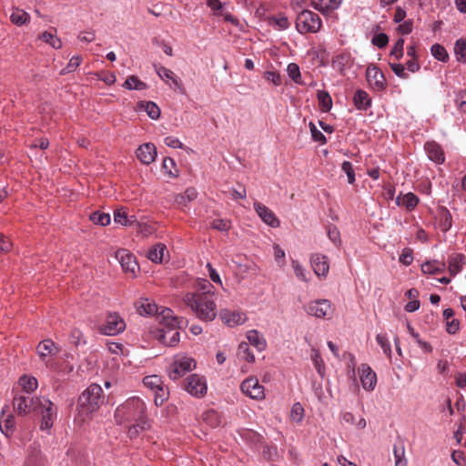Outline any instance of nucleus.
<instances>
[{
  "instance_id": "obj_1",
  "label": "nucleus",
  "mask_w": 466,
  "mask_h": 466,
  "mask_svg": "<svg viewBox=\"0 0 466 466\" xmlns=\"http://www.w3.org/2000/svg\"><path fill=\"white\" fill-rule=\"evenodd\" d=\"M116 422L119 425L129 423L128 435L136 438L140 431L149 428L146 417V405L139 398H131L119 405L115 411Z\"/></svg>"
},
{
  "instance_id": "obj_2",
  "label": "nucleus",
  "mask_w": 466,
  "mask_h": 466,
  "mask_svg": "<svg viewBox=\"0 0 466 466\" xmlns=\"http://www.w3.org/2000/svg\"><path fill=\"white\" fill-rule=\"evenodd\" d=\"M14 406L15 410L25 415L31 411H36L41 415L40 429L42 431H49L56 419L57 408L48 399L43 397H25L18 396L14 399Z\"/></svg>"
},
{
  "instance_id": "obj_3",
  "label": "nucleus",
  "mask_w": 466,
  "mask_h": 466,
  "mask_svg": "<svg viewBox=\"0 0 466 466\" xmlns=\"http://www.w3.org/2000/svg\"><path fill=\"white\" fill-rule=\"evenodd\" d=\"M159 328L152 331L154 338L161 344L173 347L179 342V332L183 324L182 319H177L170 309H163L157 316Z\"/></svg>"
},
{
  "instance_id": "obj_4",
  "label": "nucleus",
  "mask_w": 466,
  "mask_h": 466,
  "mask_svg": "<svg viewBox=\"0 0 466 466\" xmlns=\"http://www.w3.org/2000/svg\"><path fill=\"white\" fill-rule=\"evenodd\" d=\"M216 296H198L191 293H185L182 300L185 305L200 320L213 321L218 316Z\"/></svg>"
},
{
  "instance_id": "obj_5",
  "label": "nucleus",
  "mask_w": 466,
  "mask_h": 466,
  "mask_svg": "<svg viewBox=\"0 0 466 466\" xmlns=\"http://www.w3.org/2000/svg\"><path fill=\"white\" fill-rule=\"evenodd\" d=\"M103 390L100 385L93 383L89 385L79 396L77 400V417L85 422L92 418V415L104 403Z\"/></svg>"
},
{
  "instance_id": "obj_6",
  "label": "nucleus",
  "mask_w": 466,
  "mask_h": 466,
  "mask_svg": "<svg viewBox=\"0 0 466 466\" xmlns=\"http://www.w3.org/2000/svg\"><path fill=\"white\" fill-rule=\"evenodd\" d=\"M196 367L197 362L192 357L186 354H177L167 369V374L172 380H177L186 373L195 370Z\"/></svg>"
},
{
  "instance_id": "obj_7",
  "label": "nucleus",
  "mask_w": 466,
  "mask_h": 466,
  "mask_svg": "<svg viewBox=\"0 0 466 466\" xmlns=\"http://www.w3.org/2000/svg\"><path fill=\"white\" fill-rule=\"evenodd\" d=\"M296 26L301 34L317 33L321 27V19L316 13L304 10L298 15Z\"/></svg>"
},
{
  "instance_id": "obj_8",
  "label": "nucleus",
  "mask_w": 466,
  "mask_h": 466,
  "mask_svg": "<svg viewBox=\"0 0 466 466\" xmlns=\"http://www.w3.org/2000/svg\"><path fill=\"white\" fill-rule=\"evenodd\" d=\"M144 385L155 393L154 401L157 406H160L167 399L168 392L164 387L161 377L157 375H149L144 378Z\"/></svg>"
},
{
  "instance_id": "obj_9",
  "label": "nucleus",
  "mask_w": 466,
  "mask_h": 466,
  "mask_svg": "<svg viewBox=\"0 0 466 466\" xmlns=\"http://www.w3.org/2000/svg\"><path fill=\"white\" fill-rule=\"evenodd\" d=\"M241 392L247 397L256 400H262L265 399V388L259 383L258 378L248 377L244 380L240 384Z\"/></svg>"
},
{
  "instance_id": "obj_10",
  "label": "nucleus",
  "mask_w": 466,
  "mask_h": 466,
  "mask_svg": "<svg viewBox=\"0 0 466 466\" xmlns=\"http://www.w3.org/2000/svg\"><path fill=\"white\" fill-rule=\"evenodd\" d=\"M185 390L191 396L197 398L204 397L208 391L206 378L199 374H191L186 379Z\"/></svg>"
},
{
  "instance_id": "obj_11",
  "label": "nucleus",
  "mask_w": 466,
  "mask_h": 466,
  "mask_svg": "<svg viewBox=\"0 0 466 466\" xmlns=\"http://www.w3.org/2000/svg\"><path fill=\"white\" fill-rule=\"evenodd\" d=\"M126 329L124 319L116 313H110L106 322L100 327V332L106 336H116Z\"/></svg>"
},
{
  "instance_id": "obj_12",
  "label": "nucleus",
  "mask_w": 466,
  "mask_h": 466,
  "mask_svg": "<svg viewBox=\"0 0 466 466\" xmlns=\"http://www.w3.org/2000/svg\"><path fill=\"white\" fill-rule=\"evenodd\" d=\"M307 311L309 315L319 319H329L332 316L333 309L328 299H316L308 304Z\"/></svg>"
},
{
  "instance_id": "obj_13",
  "label": "nucleus",
  "mask_w": 466,
  "mask_h": 466,
  "mask_svg": "<svg viewBox=\"0 0 466 466\" xmlns=\"http://www.w3.org/2000/svg\"><path fill=\"white\" fill-rule=\"evenodd\" d=\"M358 372L362 389L366 391L374 390L377 385V374L372 370L370 366L362 363L360 365Z\"/></svg>"
},
{
  "instance_id": "obj_14",
  "label": "nucleus",
  "mask_w": 466,
  "mask_h": 466,
  "mask_svg": "<svg viewBox=\"0 0 466 466\" xmlns=\"http://www.w3.org/2000/svg\"><path fill=\"white\" fill-rule=\"evenodd\" d=\"M116 258L119 261L123 270L132 275H136L139 266L136 258L127 249H119L116 252Z\"/></svg>"
},
{
  "instance_id": "obj_15",
  "label": "nucleus",
  "mask_w": 466,
  "mask_h": 466,
  "mask_svg": "<svg viewBox=\"0 0 466 466\" xmlns=\"http://www.w3.org/2000/svg\"><path fill=\"white\" fill-rule=\"evenodd\" d=\"M254 209L257 212L259 218L270 228H276L280 226V221L275 215V213L258 201L254 202Z\"/></svg>"
},
{
  "instance_id": "obj_16",
  "label": "nucleus",
  "mask_w": 466,
  "mask_h": 466,
  "mask_svg": "<svg viewBox=\"0 0 466 466\" xmlns=\"http://www.w3.org/2000/svg\"><path fill=\"white\" fill-rule=\"evenodd\" d=\"M366 78L369 85L377 91L385 88L386 79L383 73L374 65H370L366 69Z\"/></svg>"
},
{
  "instance_id": "obj_17",
  "label": "nucleus",
  "mask_w": 466,
  "mask_h": 466,
  "mask_svg": "<svg viewBox=\"0 0 466 466\" xmlns=\"http://www.w3.org/2000/svg\"><path fill=\"white\" fill-rule=\"evenodd\" d=\"M219 317L221 321L228 327H237L244 324L248 318L246 314L238 310H229L223 309L220 310Z\"/></svg>"
},
{
  "instance_id": "obj_18",
  "label": "nucleus",
  "mask_w": 466,
  "mask_h": 466,
  "mask_svg": "<svg viewBox=\"0 0 466 466\" xmlns=\"http://www.w3.org/2000/svg\"><path fill=\"white\" fill-rule=\"evenodd\" d=\"M36 352L40 360L47 366L51 358L58 353V348L53 340L43 339L39 342Z\"/></svg>"
},
{
  "instance_id": "obj_19",
  "label": "nucleus",
  "mask_w": 466,
  "mask_h": 466,
  "mask_svg": "<svg viewBox=\"0 0 466 466\" xmlns=\"http://www.w3.org/2000/svg\"><path fill=\"white\" fill-rule=\"evenodd\" d=\"M310 263L314 273L318 277L326 278L329 270V261L327 256L319 253L310 257Z\"/></svg>"
},
{
  "instance_id": "obj_20",
  "label": "nucleus",
  "mask_w": 466,
  "mask_h": 466,
  "mask_svg": "<svg viewBox=\"0 0 466 466\" xmlns=\"http://www.w3.org/2000/svg\"><path fill=\"white\" fill-rule=\"evenodd\" d=\"M137 157L142 164L149 165L156 160L157 148L153 143H145L137 149Z\"/></svg>"
},
{
  "instance_id": "obj_21",
  "label": "nucleus",
  "mask_w": 466,
  "mask_h": 466,
  "mask_svg": "<svg viewBox=\"0 0 466 466\" xmlns=\"http://www.w3.org/2000/svg\"><path fill=\"white\" fill-rule=\"evenodd\" d=\"M424 149L430 160L438 165L444 163V152L439 144L434 141L427 142L424 146Z\"/></svg>"
},
{
  "instance_id": "obj_22",
  "label": "nucleus",
  "mask_w": 466,
  "mask_h": 466,
  "mask_svg": "<svg viewBox=\"0 0 466 466\" xmlns=\"http://www.w3.org/2000/svg\"><path fill=\"white\" fill-rule=\"evenodd\" d=\"M167 254L166 245L157 243L148 249L147 258L153 263H162L167 258Z\"/></svg>"
},
{
  "instance_id": "obj_23",
  "label": "nucleus",
  "mask_w": 466,
  "mask_h": 466,
  "mask_svg": "<svg viewBox=\"0 0 466 466\" xmlns=\"http://www.w3.org/2000/svg\"><path fill=\"white\" fill-rule=\"evenodd\" d=\"M114 222L121 226H134L137 223L135 216H129L127 209L124 207L118 208L114 211Z\"/></svg>"
},
{
  "instance_id": "obj_24",
  "label": "nucleus",
  "mask_w": 466,
  "mask_h": 466,
  "mask_svg": "<svg viewBox=\"0 0 466 466\" xmlns=\"http://www.w3.org/2000/svg\"><path fill=\"white\" fill-rule=\"evenodd\" d=\"M194 291H188L187 293L198 296H216L213 285L206 279H198L194 284Z\"/></svg>"
},
{
  "instance_id": "obj_25",
  "label": "nucleus",
  "mask_w": 466,
  "mask_h": 466,
  "mask_svg": "<svg viewBox=\"0 0 466 466\" xmlns=\"http://www.w3.org/2000/svg\"><path fill=\"white\" fill-rule=\"evenodd\" d=\"M246 338L250 345L255 347L259 352L267 348V341L260 332L257 329H250L247 332Z\"/></svg>"
},
{
  "instance_id": "obj_26",
  "label": "nucleus",
  "mask_w": 466,
  "mask_h": 466,
  "mask_svg": "<svg viewBox=\"0 0 466 466\" xmlns=\"http://www.w3.org/2000/svg\"><path fill=\"white\" fill-rule=\"evenodd\" d=\"M137 311L141 316H150L157 312L155 302L147 298H141L136 304Z\"/></svg>"
},
{
  "instance_id": "obj_27",
  "label": "nucleus",
  "mask_w": 466,
  "mask_h": 466,
  "mask_svg": "<svg viewBox=\"0 0 466 466\" xmlns=\"http://www.w3.org/2000/svg\"><path fill=\"white\" fill-rule=\"evenodd\" d=\"M342 0H313L312 6L322 14L336 10Z\"/></svg>"
},
{
  "instance_id": "obj_28",
  "label": "nucleus",
  "mask_w": 466,
  "mask_h": 466,
  "mask_svg": "<svg viewBox=\"0 0 466 466\" xmlns=\"http://www.w3.org/2000/svg\"><path fill=\"white\" fill-rule=\"evenodd\" d=\"M418 203L419 198L411 192L403 195H399L396 198V204L399 207L405 208L408 210H413L418 205Z\"/></svg>"
},
{
  "instance_id": "obj_29",
  "label": "nucleus",
  "mask_w": 466,
  "mask_h": 466,
  "mask_svg": "<svg viewBox=\"0 0 466 466\" xmlns=\"http://www.w3.org/2000/svg\"><path fill=\"white\" fill-rule=\"evenodd\" d=\"M5 410L3 409L0 414V431L5 436L9 437L15 431V420L12 415H5Z\"/></svg>"
},
{
  "instance_id": "obj_30",
  "label": "nucleus",
  "mask_w": 466,
  "mask_h": 466,
  "mask_svg": "<svg viewBox=\"0 0 466 466\" xmlns=\"http://www.w3.org/2000/svg\"><path fill=\"white\" fill-rule=\"evenodd\" d=\"M30 15L26 13L25 10L20 9L18 7H15L12 9L10 20L14 25L17 26H22L24 25L28 24L30 22Z\"/></svg>"
},
{
  "instance_id": "obj_31",
  "label": "nucleus",
  "mask_w": 466,
  "mask_h": 466,
  "mask_svg": "<svg viewBox=\"0 0 466 466\" xmlns=\"http://www.w3.org/2000/svg\"><path fill=\"white\" fill-rule=\"evenodd\" d=\"M465 263V258L462 254H454L449 258L448 268L451 275L455 276L461 271Z\"/></svg>"
},
{
  "instance_id": "obj_32",
  "label": "nucleus",
  "mask_w": 466,
  "mask_h": 466,
  "mask_svg": "<svg viewBox=\"0 0 466 466\" xmlns=\"http://www.w3.org/2000/svg\"><path fill=\"white\" fill-rule=\"evenodd\" d=\"M446 265L442 261L431 260L426 261L421 265V271L424 274H438L445 270Z\"/></svg>"
},
{
  "instance_id": "obj_33",
  "label": "nucleus",
  "mask_w": 466,
  "mask_h": 466,
  "mask_svg": "<svg viewBox=\"0 0 466 466\" xmlns=\"http://www.w3.org/2000/svg\"><path fill=\"white\" fill-rule=\"evenodd\" d=\"M157 74L163 80H170L176 88L179 90L182 89V82L175 76L174 72L170 69L164 66H159L158 68H157Z\"/></svg>"
},
{
  "instance_id": "obj_34",
  "label": "nucleus",
  "mask_w": 466,
  "mask_h": 466,
  "mask_svg": "<svg viewBox=\"0 0 466 466\" xmlns=\"http://www.w3.org/2000/svg\"><path fill=\"white\" fill-rule=\"evenodd\" d=\"M353 100L355 106L360 110H366L371 104L368 93L363 90L356 91Z\"/></svg>"
},
{
  "instance_id": "obj_35",
  "label": "nucleus",
  "mask_w": 466,
  "mask_h": 466,
  "mask_svg": "<svg viewBox=\"0 0 466 466\" xmlns=\"http://www.w3.org/2000/svg\"><path fill=\"white\" fill-rule=\"evenodd\" d=\"M310 359L314 364V367H315L318 374L321 378H323L325 376L326 367H325V363L322 360V357L317 349H315V348L311 349Z\"/></svg>"
},
{
  "instance_id": "obj_36",
  "label": "nucleus",
  "mask_w": 466,
  "mask_h": 466,
  "mask_svg": "<svg viewBox=\"0 0 466 466\" xmlns=\"http://www.w3.org/2000/svg\"><path fill=\"white\" fill-rule=\"evenodd\" d=\"M19 386L25 392H33L37 389V380L33 376L24 375L18 380Z\"/></svg>"
},
{
  "instance_id": "obj_37",
  "label": "nucleus",
  "mask_w": 466,
  "mask_h": 466,
  "mask_svg": "<svg viewBox=\"0 0 466 466\" xmlns=\"http://www.w3.org/2000/svg\"><path fill=\"white\" fill-rule=\"evenodd\" d=\"M453 52L456 60L460 63H466V39L460 38L454 44Z\"/></svg>"
},
{
  "instance_id": "obj_38",
  "label": "nucleus",
  "mask_w": 466,
  "mask_h": 466,
  "mask_svg": "<svg viewBox=\"0 0 466 466\" xmlns=\"http://www.w3.org/2000/svg\"><path fill=\"white\" fill-rule=\"evenodd\" d=\"M440 228L442 231H448L451 228V215L445 208H441L438 212Z\"/></svg>"
},
{
  "instance_id": "obj_39",
  "label": "nucleus",
  "mask_w": 466,
  "mask_h": 466,
  "mask_svg": "<svg viewBox=\"0 0 466 466\" xmlns=\"http://www.w3.org/2000/svg\"><path fill=\"white\" fill-rule=\"evenodd\" d=\"M238 356L239 357V359H241L248 363L255 362V356L247 342H241L238 345Z\"/></svg>"
},
{
  "instance_id": "obj_40",
  "label": "nucleus",
  "mask_w": 466,
  "mask_h": 466,
  "mask_svg": "<svg viewBox=\"0 0 466 466\" xmlns=\"http://www.w3.org/2000/svg\"><path fill=\"white\" fill-rule=\"evenodd\" d=\"M123 87L128 90H144L147 88V85L142 82L137 76H131L127 78L123 84Z\"/></svg>"
},
{
  "instance_id": "obj_41",
  "label": "nucleus",
  "mask_w": 466,
  "mask_h": 466,
  "mask_svg": "<svg viewBox=\"0 0 466 466\" xmlns=\"http://www.w3.org/2000/svg\"><path fill=\"white\" fill-rule=\"evenodd\" d=\"M376 341L380 346L383 353L389 358L391 359L392 356V350L391 346L389 340V338L387 334L385 333H379L376 336Z\"/></svg>"
},
{
  "instance_id": "obj_42",
  "label": "nucleus",
  "mask_w": 466,
  "mask_h": 466,
  "mask_svg": "<svg viewBox=\"0 0 466 466\" xmlns=\"http://www.w3.org/2000/svg\"><path fill=\"white\" fill-rule=\"evenodd\" d=\"M139 107L143 108L147 112V116L152 119H157L160 116V109L154 102H142L139 105Z\"/></svg>"
},
{
  "instance_id": "obj_43",
  "label": "nucleus",
  "mask_w": 466,
  "mask_h": 466,
  "mask_svg": "<svg viewBox=\"0 0 466 466\" xmlns=\"http://www.w3.org/2000/svg\"><path fill=\"white\" fill-rule=\"evenodd\" d=\"M90 220L99 226H107L111 221L110 215L100 211H96L90 215Z\"/></svg>"
},
{
  "instance_id": "obj_44",
  "label": "nucleus",
  "mask_w": 466,
  "mask_h": 466,
  "mask_svg": "<svg viewBox=\"0 0 466 466\" xmlns=\"http://www.w3.org/2000/svg\"><path fill=\"white\" fill-rule=\"evenodd\" d=\"M291 267L293 268L294 274L299 280L303 282H308V271L307 269L300 264L299 261L296 259L291 260Z\"/></svg>"
},
{
  "instance_id": "obj_45",
  "label": "nucleus",
  "mask_w": 466,
  "mask_h": 466,
  "mask_svg": "<svg viewBox=\"0 0 466 466\" xmlns=\"http://www.w3.org/2000/svg\"><path fill=\"white\" fill-rule=\"evenodd\" d=\"M431 55L434 58L441 62H447L449 60V55L446 49L440 44H434L431 48Z\"/></svg>"
},
{
  "instance_id": "obj_46",
  "label": "nucleus",
  "mask_w": 466,
  "mask_h": 466,
  "mask_svg": "<svg viewBox=\"0 0 466 466\" xmlns=\"http://www.w3.org/2000/svg\"><path fill=\"white\" fill-rule=\"evenodd\" d=\"M39 38L50 45L53 48L59 49L62 46L61 40L50 32H44L39 35Z\"/></svg>"
},
{
  "instance_id": "obj_47",
  "label": "nucleus",
  "mask_w": 466,
  "mask_h": 466,
  "mask_svg": "<svg viewBox=\"0 0 466 466\" xmlns=\"http://www.w3.org/2000/svg\"><path fill=\"white\" fill-rule=\"evenodd\" d=\"M317 96L321 109L325 112L329 111L332 106V99L329 93L326 91H319Z\"/></svg>"
},
{
  "instance_id": "obj_48",
  "label": "nucleus",
  "mask_w": 466,
  "mask_h": 466,
  "mask_svg": "<svg viewBox=\"0 0 466 466\" xmlns=\"http://www.w3.org/2000/svg\"><path fill=\"white\" fill-rule=\"evenodd\" d=\"M135 225L137 226V233L140 234L142 237H149L153 235V233L155 232V228L153 227V225L149 223L138 222L137 220V223H135Z\"/></svg>"
},
{
  "instance_id": "obj_49",
  "label": "nucleus",
  "mask_w": 466,
  "mask_h": 466,
  "mask_svg": "<svg viewBox=\"0 0 466 466\" xmlns=\"http://www.w3.org/2000/svg\"><path fill=\"white\" fill-rule=\"evenodd\" d=\"M162 168L164 172L171 177H176L177 175V170L176 168V163L171 157H165L162 163Z\"/></svg>"
},
{
  "instance_id": "obj_50",
  "label": "nucleus",
  "mask_w": 466,
  "mask_h": 466,
  "mask_svg": "<svg viewBox=\"0 0 466 466\" xmlns=\"http://www.w3.org/2000/svg\"><path fill=\"white\" fill-rule=\"evenodd\" d=\"M290 418L296 422H300L304 418V409L299 402L294 403L290 410Z\"/></svg>"
},
{
  "instance_id": "obj_51",
  "label": "nucleus",
  "mask_w": 466,
  "mask_h": 466,
  "mask_svg": "<svg viewBox=\"0 0 466 466\" xmlns=\"http://www.w3.org/2000/svg\"><path fill=\"white\" fill-rule=\"evenodd\" d=\"M287 73L289 76L297 84L300 83V70L297 64L290 63L287 66Z\"/></svg>"
},
{
  "instance_id": "obj_52",
  "label": "nucleus",
  "mask_w": 466,
  "mask_h": 466,
  "mask_svg": "<svg viewBox=\"0 0 466 466\" xmlns=\"http://www.w3.org/2000/svg\"><path fill=\"white\" fill-rule=\"evenodd\" d=\"M211 227L218 231H228L231 228V221L226 218L214 219L211 223Z\"/></svg>"
},
{
  "instance_id": "obj_53",
  "label": "nucleus",
  "mask_w": 466,
  "mask_h": 466,
  "mask_svg": "<svg viewBox=\"0 0 466 466\" xmlns=\"http://www.w3.org/2000/svg\"><path fill=\"white\" fill-rule=\"evenodd\" d=\"M273 256L278 265L283 268L285 265L286 253L279 245L276 244L273 246Z\"/></svg>"
},
{
  "instance_id": "obj_54",
  "label": "nucleus",
  "mask_w": 466,
  "mask_h": 466,
  "mask_svg": "<svg viewBox=\"0 0 466 466\" xmlns=\"http://www.w3.org/2000/svg\"><path fill=\"white\" fill-rule=\"evenodd\" d=\"M393 454L395 458V466H407V460L404 457L405 450L403 447H394Z\"/></svg>"
},
{
  "instance_id": "obj_55",
  "label": "nucleus",
  "mask_w": 466,
  "mask_h": 466,
  "mask_svg": "<svg viewBox=\"0 0 466 466\" xmlns=\"http://www.w3.org/2000/svg\"><path fill=\"white\" fill-rule=\"evenodd\" d=\"M82 57L80 56H75L71 57L66 68L61 70V74H66L74 72L81 64Z\"/></svg>"
},
{
  "instance_id": "obj_56",
  "label": "nucleus",
  "mask_w": 466,
  "mask_h": 466,
  "mask_svg": "<svg viewBox=\"0 0 466 466\" xmlns=\"http://www.w3.org/2000/svg\"><path fill=\"white\" fill-rule=\"evenodd\" d=\"M309 126L313 140L319 142L320 144H325L327 142V139L325 136L317 128L315 124L310 122Z\"/></svg>"
},
{
  "instance_id": "obj_57",
  "label": "nucleus",
  "mask_w": 466,
  "mask_h": 466,
  "mask_svg": "<svg viewBox=\"0 0 466 466\" xmlns=\"http://www.w3.org/2000/svg\"><path fill=\"white\" fill-rule=\"evenodd\" d=\"M341 169L347 175L348 182L353 184L355 182V173L352 164L349 161H344L341 165Z\"/></svg>"
},
{
  "instance_id": "obj_58",
  "label": "nucleus",
  "mask_w": 466,
  "mask_h": 466,
  "mask_svg": "<svg viewBox=\"0 0 466 466\" xmlns=\"http://www.w3.org/2000/svg\"><path fill=\"white\" fill-rule=\"evenodd\" d=\"M390 66L394 74L402 79H407L409 77L408 73L405 72V66L400 63H390Z\"/></svg>"
},
{
  "instance_id": "obj_59",
  "label": "nucleus",
  "mask_w": 466,
  "mask_h": 466,
  "mask_svg": "<svg viewBox=\"0 0 466 466\" xmlns=\"http://www.w3.org/2000/svg\"><path fill=\"white\" fill-rule=\"evenodd\" d=\"M456 98L455 103L458 108L462 111L466 112V91L465 90H460L456 92Z\"/></svg>"
},
{
  "instance_id": "obj_60",
  "label": "nucleus",
  "mask_w": 466,
  "mask_h": 466,
  "mask_svg": "<svg viewBox=\"0 0 466 466\" xmlns=\"http://www.w3.org/2000/svg\"><path fill=\"white\" fill-rule=\"evenodd\" d=\"M264 78L268 81L272 83L274 86H279L282 84L281 76L279 73L274 71H267L264 74Z\"/></svg>"
},
{
  "instance_id": "obj_61",
  "label": "nucleus",
  "mask_w": 466,
  "mask_h": 466,
  "mask_svg": "<svg viewBox=\"0 0 466 466\" xmlns=\"http://www.w3.org/2000/svg\"><path fill=\"white\" fill-rule=\"evenodd\" d=\"M389 42V37L384 33H380L372 37V44L379 48H383Z\"/></svg>"
},
{
  "instance_id": "obj_62",
  "label": "nucleus",
  "mask_w": 466,
  "mask_h": 466,
  "mask_svg": "<svg viewBox=\"0 0 466 466\" xmlns=\"http://www.w3.org/2000/svg\"><path fill=\"white\" fill-rule=\"evenodd\" d=\"M403 46L404 40L400 38L393 46L390 56H394L397 59H400L403 56Z\"/></svg>"
},
{
  "instance_id": "obj_63",
  "label": "nucleus",
  "mask_w": 466,
  "mask_h": 466,
  "mask_svg": "<svg viewBox=\"0 0 466 466\" xmlns=\"http://www.w3.org/2000/svg\"><path fill=\"white\" fill-rule=\"evenodd\" d=\"M273 24L279 30H285L289 26L288 18L284 15H279L272 18Z\"/></svg>"
},
{
  "instance_id": "obj_64",
  "label": "nucleus",
  "mask_w": 466,
  "mask_h": 466,
  "mask_svg": "<svg viewBox=\"0 0 466 466\" xmlns=\"http://www.w3.org/2000/svg\"><path fill=\"white\" fill-rule=\"evenodd\" d=\"M451 460L457 466H466V459L462 451H454L451 453Z\"/></svg>"
}]
</instances>
